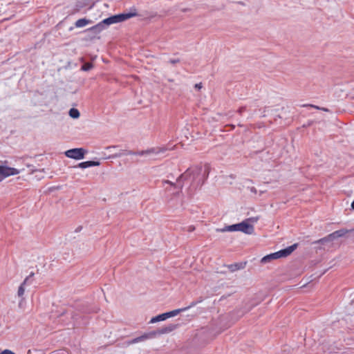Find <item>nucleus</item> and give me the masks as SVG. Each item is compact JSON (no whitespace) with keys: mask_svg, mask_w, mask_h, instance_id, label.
<instances>
[{"mask_svg":"<svg viewBox=\"0 0 354 354\" xmlns=\"http://www.w3.org/2000/svg\"><path fill=\"white\" fill-rule=\"evenodd\" d=\"M347 231L345 230H339L335 231L334 232L328 234L326 237L321 239L317 241V243H322L326 241H333L337 238L342 237L346 234Z\"/></svg>","mask_w":354,"mask_h":354,"instance_id":"8","label":"nucleus"},{"mask_svg":"<svg viewBox=\"0 0 354 354\" xmlns=\"http://www.w3.org/2000/svg\"><path fill=\"white\" fill-rule=\"evenodd\" d=\"M302 106L304 107H313V108H315L316 109H318V110H322L324 111H326V112H328L329 110L326 108H321L318 106H315V105H313V104H304L302 105Z\"/></svg>","mask_w":354,"mask_h":354,"instance_id":"14","label":"nucleus"},{"mask_svg":"<svg viewBox=\"0 0 354 354\" xmlns=\"http://www.w3.org/2000/svg\"><path fill=\"white\" fill-rule=\"evenodd\" d=\"M351 208L354 210V201L351 203Z\"/></svg>","mask_w":354,"mask_h":354,"instance_id":"24","label":"nucleus"},{"mask_svg":"<svg viewBox=\"0 0 354 354\" xmlns=\"http://www.w3.org/2000/svg\"><path fill=\"white\" fill-rule=\"evenodd\" d=\"M0 354H15L13 351L9 349H5L2 351Z\"/></svg>","mask_w":354,"mask_h":354,"instance_id":"17","label":"nucleus"},{"mask_svg":"<svg viewBox=\"0 0 354 354\" xmlns=\"http://www.w3.org/2000/svg\"><path fill=\"white\" fill-rule=\"evenodd\" d=\"M195 230V227L194 225H189L187 228V231L189 232H192Z\"/></svg>","mask_w":354,"mask_h":354,"instance_id":"18","label":"nucleus"},{"mask_svg":"<svg viewBox=\"0 0 354 354\" xmlns=\"http://www.w3.org/2000/svg\"><path fill=\"white\" fill-rule=\"evenodd\" d=\"M296 248H297V244H294L287 248H285V249L281 250L278 252L266 255L262 258L261 262L267 263L273 259H279L281 257H286L290 255L295 250Z\"/></svg>","mask_w":354,"mask_h":354,"instance_id":"3","label":"nucleus"},{"mask_svg":"<svg viewBox=\"0 0 354 354\" xmlns=\"http://www.w3.org/2000/svg\"><path fill=\"white\" fill-rule=\"evenodd\" d=\"M174 329L173 326L165 327L158 331H153L147 334H145L140 337H136L131 341V343H137L140 341L147 339L148 338H153L156 337L157 334H164L172 331Z\"/></svg>","mask_w":354,"mask_h":354,"instance_id":"5","label":"nucleus"},{"mask_svg":"<svg viewBox=\"0 0 354 354\" xmlns=\"http://www.w3.org/2000/svg\"><path fill=\"white\" fill-rule=\"evenodd\" d=\"M99 165L98 162L95 161H86L83 162L79 164V167L81 168H86L92 166H97Z\"/></svg>","mask_w":354,"mask_h":354,"instance_id":"11","label":"nucleus"},{"mask_svg":"<svg viewBox=\"0 0 354 354\" xmlns=\"http://www.w3.org/2000/svg\"><path fill=\"white\" fill-rule=\"evenodd\" d=\"M194 304H192V306ZM190 307H191V306H189V307H185V308H183L176 309V310H174L170 311V312H167V313H165L158 315L153 317L151 319L150 323H155V322H157L164 321V320H165V319H168L169 317H174V316L177 315L180 312L185 311L186 310L189 309Z\"/></svg>","mask_w":354,"mask_h":354,"instance_id":"4","label":"nucleus"},{"mask_svg":"<svg viewBox=\"0 0 354 354\" xmlns=\"http://www.w3.org/2000/svg\"><path fill=\"white\" fill-rule=\"evenodd\" d=\"M19 173L20 171L15 168L0 165V182L6 177L17 175Z\"/></svg>","mask_w":354,"mask_h":354,"instance_id":"6","label":"nucleus"},{"mask_svg":"<svg viewBox=\"0 0 354 354\" xmlns=\"http://www.w3.org/2000/svg\"><path fill=\"white\" fill-rule=\"evenodd\" d=\"M158 152H159V151H158L157 149H151L147 150L146 151H142L139 154L140 155H144L145 153H157Z\"/></svg>","mask_w":354,"mask_h":354,"instance_id":"16","label":"nucleus"},{"mask_svg":"<svg viewBox=\"0 0 354 354\" xmlns=\"http://www.w3.org/2000/svg\"><path fill=\"white\" fill-rule=\"evenodd\" d=\"M257 218H250L240 223L227 226L224 231H240L248 234H252L254 232V226L249 224L248 221L257 222Z\"/></svg>","mask_w":354,"mask_h":354,"instance_id":"2","label":"nucleus"},{"mask_svg":"<svg viewBox=\"0 0 354 354\" xmlns=\"http://www.w3.org/2000/svg\"><path fill=\"white\" fill-rule=\"evenodd\" d=\"M28 281V278H26L24 281V282L21 284V286L19 287L17 295L19 297H22L24 295L25 292V288L24 286Z\"/></svg>","mask_w":354,"mask_h":354,"instance_id":"12","label":"nucleus"},{"mask_svg":"<svg viewBox=\"0 0 354 354\" xmlns=\"http://www.w3.org/2000/svg\"><path fill=\"white\" fill-rule=\"evenodd\" d=\"M34 275V273L33 272H31L30 274V275L28 277H27L26 278H28V279L30 278V277H32V276Z\"/></svg>","mask_w":354,"mask_h":354,"instance_id":"23","label":"nucleus"},{"mask_svg":"<svg viewBox=\"0 0 354 354\" xmlns=\"http://www.w3.org/2000/svg\"><path fill=\"white\" fill-rule=\"evenodd\" d=\"M69 115L73 118H77L80 117V112L77 109L73 108L69 111Z\"/></svg>","mask_w":354,"mask_h":354,"instance_id":"13","label":"nucleus"},{"mask_svg":"<svg viewBox=\"0 0 354 354\" xmlns=\"http://www.w3.org/2000/svg\"><path fill=\"white\" fill-rule=\"evenodd\" d=\"M195 87L197 88H201V84H196L195 85Z\"/></svg>","mask_w":354,"mask_h":354,"instance_id":"22","label":"nucleus"},{"mask_svg":"<svg viewBox=\"0 0 354 354\" xmlns=\"http://www.w3.org/2000/svg\"><path fill=\"white\" fill-rule=\"evenodd\" d=\"M65 154L68 158L80 160L84 158L85 150L82 148L72 149L66 151Z\"/></svg>","mask_w":354,"mask_h":354,"instance_id":"7","label":"nucleus"},{"mask_svg":"<svg viewBox=\"0 0 354 354\" xmlns=\"http://www.w3.org/2000/svg\"><path fill=\"white\" fill-rule=\"evenodd\" d=\"M91 23V20L87 19L86 18H82L77 20L75 23V26L76 28H82Z\"/></svg>","mask_w":354,"mask_h":354,"instance_id":"9","label":"nucleus"},{"mask_svg":"<svg viewBox=\"0 0 354 354\" xmlns=\"http://www.w3.org/2000/svg\"><path fill=\"white\" fill-rule=\"evenodd\" d=\"M136 15V12L115 15L104 19L101 22L88 28V30L94 32L95 33H100L104 29V25L109 26L122 22Z\"/></svg>","mask_w":354,"mask_h":354,"instance_id":"1","label":"nucleus"},{"mask_svg":"<svg viewBox=\"0 0 354 354\" xmlns=\"http://www.w3.org/2000/svg\"><path fill=\"white\" fill-rule=\"evenodd\" d=\"M93 68V64L89 62H86L82 66V70L87 71Z\"/></svg>","mask_w":354,"mask_h":354,"instance_id":"15","label":"nucleus"},{"mask_svg":"<svg viewBox=\"0 0 354 354\" xmlns=\"http://www.w3.org/2000/svg\"><path fill=\"white\" fill-rule=\"evenodd\" d=\"M170 62L171 64H176V63L178 62V60L172 59V60H170Z\"/></svg>","mask_w":354,"mask_h":354,"instance_id":"21","label":"nucleus"},{"mask_svg":"<svg viewBox=\"0 0 354 354\" xmlns=\"http://www.w3.org/2000/svg\"><path fill=\"white\" fill-rule=\"evenodd\" d=\"M190 172H191V169H187V170L185 171V173L184 174H182V175L179 177V178H183V177H184V176H188V175L190 174Z\"/></svg>","mask_w":354,"mask_h":354,"instance_id":"19","label":"nucleus"},{"mask_svg":"<svg viewBox=\"0 0 354 354\" xmlns=\"http://www.w3.org/2000/svg\"><path fill=\"white\" fill-rule=\"evenodd\" d=\"M164 183H167V184H169V185H170L171 186H174V187L175 186V184L174 183L169 181V180H165Z\"/></svg>","mask_w":354,"mask_h":354,"instance_id":"20","label":"nucleus"},{"mask_svg":"<svg viewBox=\"0 0 354 354\" xmlns=\"http://www.w3.org/2000/svg\"><path fill=\"white\" fill-rule=\"evenodd\" d=\"M245 266V263H233L227 266L228 269L231 272H235L236 270L244 268Z\"/></svg>","mask_w":354,"mask_h":354,"instance_id":"10","label":"nucleus"}]
</instances>
